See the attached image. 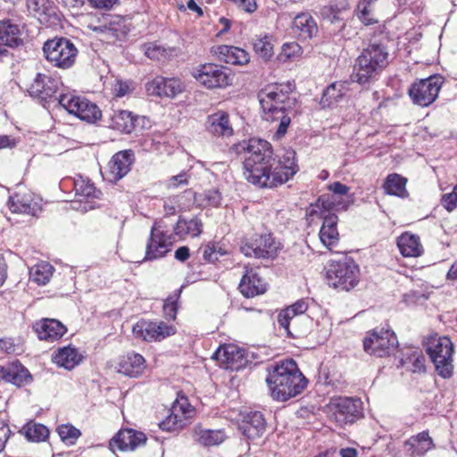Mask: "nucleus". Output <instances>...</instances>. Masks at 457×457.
<instances>
[{
    "label": "nucleus",
    "mask_w": 457,
    "mask_h": 457,
    "mask_svg": "<svg viewBox=\"0 0 457 457\" xmlns=\"http://www.w3.org/2000/svg\"><path fill=\"white\" fill-rule=\"evenodd\" d=\"M239 147L245 151L244 176L259 187H277L288 181L297 171L295 152L284 150L273 156L271 145L263 139L251 138Z\"/></svg>",
    "instance_id": "nucleus-1"
},
{
    "label": "nucleus",
    "mask_w": 457,
    "mask_h": 457,
    "mask_svg": "<svg viewBox=\"0 0 457 457\" xmlns=\"http://www.w3.org/2000/svg\"><path fill=\"white\" fill-rule=\"evenodd\" d=\"M273 399L286 402L306 387L308 380L298 369L296 362L287 359L276 363L266 378Z\"/></svg>",
    "instance_id": "nucleus-2"
},
{
    "label": "nucleus",
    "mask_w": 457,
    "mask_h": 457,
    "mask_svg": "<svg viewBox=\"0 0 457 457\" xmlns=\"http://www.w3.org/2000/svg\"><path fill=\"white\" fill-rule=\"evenodd\" d=\"M262 110V118L269 122H279L276 131L277 137H283L291 122L287 110L292 101L282 86L270 85L262 88L258 94Z\"/></svg>",
    "instance_id": "nucleus-3"
},
{
    "label": "nucleus",
    "mask_w": 457,
    "mask_h": 457,
    "mask_svg": "<svg viewBox=\"0 0 457 457\" xmlns=\"http://www.w3.org/2000/svg\"><path fill=\"white\" fill-rule=\"evenodd\" d=\"M387 58L388 53L384 46L370 45L356 59L352 80L361 85L373 81L388 64Z\"/></svg>",
    "instance_id": "nucleus-4"
},
{
    "label": "nucleus",
    "mask_w": 457,
    "mask_h": 457,
    "mask_svg": "<svg viewBox=\"0 0 457 457\" xmlns=\"http://www.w3.org/2000/svg\"><path fill=\"white\" fill-rule=\"evenodd\" d=\"M426 347L438 375L444 378H451L453 370V345L450 338L436 334L430 336L427 339Z\"/></svg>",
    "instance_id": "nucleus-5"
},
{
    "label": "nucleus",
    "mask_w": 457,
    "mask_h": 457,
    "mask_svg": "<svg viewBox=\"0 0 457 457\" xmlns=\"http://www.w3.org/2000/svg\"><path fill=\"white\" fill-rule=\"evenodd\" d=\"M326 278L330 287L339 291H350L359 282V268L349 258L329 262Z\"/></svg>",
    "instance_id": "nucleus-6"
},
{
    "label": "nucleus",
    "mask_w": 457,
    "mask_h": 457,
    "mask_svg": "<svg viewBox=\"0 0 457 457\" xmlns=\"http://www.w3.org/2000/svg\"><path fill=\"white\" fill-rule=\"evenodd\" d=\"M360 399L351 397L332 398L325 406L328 420L338 427L354 423L362 417Z\"/></svg>",
    "instance_id": "nucleus-7"
},
{
    "label": "nucleus",
    "mask_w": 457,
    "mask_h": 457,
    "mask_svg": "<svg viewBox=\"0 0 457 457\" xmlns=\"http://www.w3.org/2000/svg\"><path fill=\"white\" fill-rule=\"evenodd\" d=\"M71 183L75 190V195L78 199L69 200L66 198L61 199L60 201L66 204L64 206L65 210L72 209L78 212H86L95 208V205L89 199L99 198L101 192L96 190L94 184L89 180H86L81 177L78 179H62L59 183V188L64 190L68 184Z\"/></svg>",
    "instance_id": "nucleus-8"
},
{
    "label": "nucleus",
    "mask_w": 457,
    "mask_h": 457,
    "mask_svg": "<svg viewBox=\"0 0 457 457\" xmlns=\"http://www.w3.org/2000/svg\"><path fill=\"white\" fill-rule=\"evenodd\" d=\"M61 112L74 114L88 123L96 122L102 116L96 104L84 97L64 94L59 96V114Z\"/></svg>",
    "instance_id": "nucleus-9"
},
{
    "label": "nucleus",
    "mask_w": 457,
    "mask_h": 457,
    "mask_svg": "<svg viewBox=\"0 0 457 457\" xmlns=\"http://www.w3.org/2000/svg\"><path fill=\"white\" fill-rule=\"evenodd\" d=\"M192 76L209 89L224 88L232 84L233 76L229 71L214 63H204L193 69Z\"/></svg>",
    "instance_id": "nucleus-10"
},
{
    "label": "nucleus",
    "mask_w": 457,
    "mask_h": 457,
    "mask_svg": "<svg viewBox=\"0 0 457 457\" xmlns=\"http://www.w3.org/2000/svg\"><path fill=\"white\" fill-rule=\"evenodd\" d=\"M398 340L394 331L375 328L363 340L364 351L377 357L390 355L397 347Z\"/></svg>",
    "instance_id": "nucleus-11"
},
{
    "label": "nucleus",
    "mask_w": 457,
    "mask_h": 457,
    "mask_svg": "<svg viewBox=\"0 0 457 457\" xmlns=\"http://www.w3.org/2000/svg\"><path fill=\"white\" fill-rule=\"evenodd\" d=\"M444 83V78L433 75L427 79L414 82L408 90L412 102L421 107L433 104L438 96Z\"/></svg>",
    "instance_id": "nucleus-12"
},
{
    "label": "nucleus",
    "mask_w": 457,
    "mask_h": 457,
    "mask_svg": "<svg viewBox=\"0 0 457 457\" xmlns=\"http://www.w3.org/2000/svg\"><path fill=\"white\" fill-rule=\"evenodd\" d=\"M308 309V304L303 300H299L294 304L282 310L277 317L278 323L284 328L287 336L293 337H299L303 336L308 328H300L297 326L300 320H304L309 322L308 318H301L300 315L303 314Z\"/></svg>",
    "instance_id": "nucleus-13"
},
{
    "label": "nucleus",
    "mask_w": 457,
    "mask_h": 457,
    "mask_svg": "<svg viewBox=\"0 0 457 457\" xmlns=\"http://www.w3.org/2000/svg\"><path fill=\"white\" fill-rule=\"evenodd\" d=\"M29 95L37 97L43 104V106L49 112L54 111L57 107V82L55 79L38 74L28 88Z\"/></svg>",
    "instance_id": "nucleus-14"
},
{
    "label": "nucleus",
    "mask_w": 457,
    "mask_h": 457,
    "mask_svg": "<svg viewBox=\"0 0 457 457\" xmlns=\"http://www.w3.org/2000/svg\"><path fill=\"white\" fill-rule=\"evenodd\" d=\"M279 249V243L270 234L257 235L243 242L240 250L248 257L272 258Z\"/></svg>",
    "instance_id": "nucleus-15"
},
{
    "label": "nucleus",
    "mask_w": 457,
    "mask_h": 457,
    "mask_svg": "<svg viewBox=\"0 0 457 457\" xmlns=\"http://www.w3.org/2000/svg\"><path fill=\"white\" fill-rule=\"evenodd\" d=\"M171 245V236L167 235L158 223H154L146 244L144 260L153 261L165 256L170 251Z\"/></svg>",
    "instance_id": "nucleus-16"
},
{
    "label": "nucleus",
    "mask_w": 457,
    "mask_h": 457,
    "mask_svg": "<svg viewBox=\"0 0 457 457\" xmlns=\"http://www.w3.org/2000/svg\"><path fill=\"white\" fill-rule=\"evenodd\" d=\"M193 410L187 403V398L177 400L170 410V413L162 420L159 426L162 430L174 431L181 428L186 424V420L190 417Z\"/></svg>",
    "instance_id": "nucleus-17"
},
{
    "label": "nucleus",
    "mask_w": 457,
    "mask_h": 457,
    "mask_svg": "<svg viewBox=\"0 0 457 457\" xmlns=\"http://www.w3.org/2000/svg\"><path fill=\"white\" fill-rule=\"evenodd\" d=\"M146 442V436L143 432L134 429H122L111 440L110 448L120 451H134L137 447L144 445Z\"/></svg>",
    "instance_id": "nucleus-18"
},
{
    "label": "nucleus",
    "mask_w": 457,
    "mask_h": 457,
    "mask_svg": "<svg viewBox=\"0 0 457 457\" xmlns=\"http://www.w3.org/2000/svg\"><path fill=\"white\" fill-rule=\"evenodd\" d=\"M134 161L131 150L120 151L108 162V179L116 181L122 179L130 170Z\"/></svg>",
    "instance_id": "nucleus-19"
},
{
    "label": "nucleus",
    "mask_w": 457,
    "mask_h": 457,
    "mask_svg": "<svg viewBox=\"0 0 457 457\" xmlns=\"http://www.w3.org/2000/svg\"><path fill=\"white\" fill-rule=\"evenodd\" d=\"M182 90V83L177 79L156 77L146 84V91L152 96L174 97Z\"/></svg>",
    "instance_id": "nucleus-20"
},
{
    "label": "nucleus",
    "mask_w": 457,
    "mask_h": 457,
    "mask_svg": "<svg viewBox=\"0 0 457 457\" xmlns=\"http://www.w3.org/2000/svg\"><path fill=\"white\" fill-rule=\"evenodd\" d=\"M240 292L246 297H254L267 290L266 282L253 270H246L239 284Z\"/></svg>",
    "instance_id": "nucleus-21"
},
{
    "label": "nucleus",
    "mask_w": 457,
    "mask_h": 457,
    "mask_svg": "<svg viewBox=\"0 0 457 457\" xmlns=\"http://www.w3.org/2000/svg\"><path fill=\"white\" fill-rule=\"evenodd\" d=\"M9 208L12 212L22 213L30 216L37 215L40 210L31 193H16L10 197Z\"/></svg>",
    "instance_id": "nucleus-22"
},
{
    "label": "nucleus",
    "mask_w": 457,
    "mask_h": 457,
    "mask_svg": "<svg viewBox=\"0 0 457 457\" xmlns=\"http://www.w3.org/2000/svg\"><path fill=\"white\" fill-rule=\"evenodd\" d=\"M1 375L2 379L18 386H25L32 380L29 370L19 361L2 366Z\"/></svg>",
    "instance_id": "nucleus-23"
},
{
    "label": "nucleus",
    "mask_w": 457,
    "mask_h": 457,
    "mask_svg": "<svg viewBox=\"0 0 457 457\" xmlns=\"http://www.w3.org/2000/svg\"><path fill=\"white\" fill-rule=\"evenodd\" d=\"M240 429L250 439L260 437L266 429L263 415L260 411H251L245 414Z\"/></svg>",
    "instance_id": "nucleus-24"
},
{
    "label": "nucleus",
    "mask_w": 457,
    "mask_h": 457,
    "mask_svg": "<svg viewBox=\"0 0 457 457\" xmlns=\"http://www.w3.org/2000/svg\"><path fill=\"white\" fill-rule=\"evenodd\" d=\"M144 357L137 353L122 356L118 363V371L129 377H138L145 369Z\"/></svg>",
    "instance_id": "nucleus-25"
},
{
    "label": "nucleus",
    "mask_w": 457,
    "mask_h": 457,
    "mask_svg": "<svg viewBox=\"0 0 457 457\" xmlns=\"http://www.w3.org/2000/svg\"><path fill=\"white\" fill-rule=\"evenodd\" d=\"M206 129L212 135L217 137H230L233 134L228 114L222 111L208 116Z\"/></svg>",
    "instance_id": "nucleus-26"
},
{
    "label": "nucleus",
    "mask_w": 457,
    "mask_h": 457,
    "mask_svg": "<svg viewBox=\"0 0 457 457\" xmlns=\"http://www.w3.org/2000/svg\"><path fill=\"white\" fill-rule=\"evenodd\" d=\"M338 218L335 214H329L324 217L323 223L320 229L319 237L323 245L328 249L336 246L339 241V233L337 230Z\"/></svg>",
    "instance_id": "nucleus-27"
},
{
    "label": "nucleus",
    "mask_w": 457,
    "mask_h": 457,
    "mask_svg": "<svg viewBox=\"0 0 457 457\" xmlns=\"http://www.w3.org/2000/svg\"><path fill=\"white\" fill-rule=\"evenodd\" d=\"M20 25L10 19L0 21V42L10 47H17L23 42Z\"/></svg>",
    "instance_id": "nucleus-28"
},
{
    "label": "nucleus",
    "mask_w": 457,
    "mask_h": 457,
    "mask_svg": "<svg viewBox=\"0 0 457 457\" xmlns=\"http://www.w3.org/2000/svg\"><path fill=\"white\" fill-rule=\"evenodd\" d=\"M219 59L226 63L245 65L249 62V54L242 48L231 46H219L215 51Z\"/></svg>",
    "instance_id": "nucleus-29"
},
{
    "label": "nucleus",
    "mask_w": 457,
    "mask_h": 457,
    "mask_svg": "<svg viewBox=\"0 0 457 457\" xmlns=\"http://www.w3.org/2000/svg\"><path fill=\"white\" fill-rule=\"evenodd\" d=\"M397 246L404 257H419L424 252L420 237L410 232H404L397 238Z\"/></svg>",
    "instance_id": "nucleus-30"
},
{
    "label": "nucleus",
    "mask_w": 457,
    "mask_h": 457,
    "mask_svg": "<svg viewBox=\"0 0 457 457\" xmlns=\"http://www.w3.org/2000/svg\"><path fill=\"white\" fill-rule=\"evenodd\" d=\"M203 227V222L198 217H193L189 220L179 218L173 231L181 239L187 237L194 238L202 234Z\"/></svg>",
    "instance_id": "nucleus-31"
},
{
    "label": "nucleus",
    "mask_w": 457,
    "mask_h": 457,
    "mask_svg": "<svg viewBox=\"0 0 457 457\" xmlns=\"http://www.w3.org/2000/svg\"><path fill=\"white\" fill-rule=\"evenodd\" d=\"M293 30L303 39H310L316 36L318 27L315 20L309 13L296 15L293 21Z\"/></svg>",
    "instance_id": "nucleus-32"
},
{
    "label": "nucleus",
    "mask_w": 457,
    "mask_h": 457,
    "mask_svg": "<svg viewBox=\"0 0 457 457\" xmlns=\"http://www.w3.org/2000/svg\"><path fill=\"white\" fill-rule=\"evenodd\" d=\"M137 117L125 110L113 111L110 115V127L121 133L129 134L135 129Z\"/></svg>",
    "instance_id": "nucleus-33"
},
{
    "label": "nucleus",
    "mask_w": 457,
    "mask_h": 457,
    "mask_svg": "<svg viewBox=\"0 0 457 457\" xmlns=\"http://www.w3.org/2000/svg\"><path fill=\"white\" fill-rule=\"evenodd\" d=\"M215 357L227 369H237V363L244 358V351L239 349L237 345H227L220 346L215 353Z\"/></svg>",
    "instance_id": "nucleus-34"
},
{
    "label": "nucleus",
    "mask_w": 457,
    "mask_h": 457,
    "mask_svg": "<svg viewBox=\"0 0 457 457\" xmlns=\"http://www.w3.org/2000/svg\"><path fill=\"white\" fill-rule=\"evenodd\" d=\"M78 49L74 44L67 38L59 37V68L68 69L76 61Z\"/></svg>",
    "instance_id": "nucleus-35"
},
{
    "label": "nucleus",
    "mask_w": 457,
    "mask_h": 457,
    "mask_svg": "<svg viewBox=\"0 0 457 457\" xmlns=\"http://www.w3.org/2000/svg\"><path fill=\"white\" fill-rule=\"evenodd\" d=\"M33 329L40 340L54 342L57 339V320L44 318L33 325Z\"/></svg>",
    "instance_id": "nucleus-36"
},
{
    "label": "nucleus",
    "mask_w": 457,
    "mask_h": 457,
    "mask_svg": "<svg viewBox=\"0 0 457 457\" xmlns=\"http://www.w3.org/2000/svg\"><path fill=\"white\" fill-rule=\"evenodd\" d=\"M349 83L346 81H338L329 85L324 91L321 97L323 106H330L337 103L348 91Z\"/></svg>",
    "instance_id": "nucleus-37"
},
{
    "label": "nucleus",
    "mask_w": 457,
    "mask_h": 457,
    "mask_svg": "<svg viewBox=\"0 0 457 457\" xmlns=\"http://www.w3.org/2000/svg\"><path fill=\"white\" fill-rule=\"evenodd\" d=\"M194 439L204 446H213L220 445L225 439V434L221 430L203 429L195 428L194 431Z\"/></svg>",
    "instance_id": "nucleus-38"
},
{
    "label": "nucleus",
    "mask_w": 457,
    "mask_h": 457,
    "mask_svg": "<svg viewBox=\"0 0 457 457\" xmlns=\"http://www.w3.org/2000/svg\"><path fill=\"white\" fill-rule=\"evenodd\" d=\"M377 0H361L357 5L355 14L365 25H372L378 22L375 5Z\"/></svg>",
    "instance_id": "nucleus-39"
},
{
    "label": "nucleus",
    "mask_w": 457,
    "mask_h": 457,
    "mask_svg": "<svg viewBox=\"0 0 457 457\" xmlns=\"http://www.w3.org/2000/svg\"><path fill=\"white\" fill-rule=\"evenodd\" d=\"M406 182L407 179L405 178L394 173L386 177L383 187L385 192L388 195L405 197L408 195L406 190Z\"/></svg>",
    "instance_id": "nucleus-40"
},
{
    "label": "nucleus",
    "mask_w": 457,
    "mask_h": 457,
    "mask_svg": "<svg viewBox=\"0 0 457 457\" xmlns=\"http://www.w3.org/2000/svg\"><path fill=\"white\" fill-rule=\"evenodd\" d=\"M351 197H335L332 195H323L318 199V205L327 211H345L352 204Z\"/></svg>",
    "instance_id": "nucleus-41"
},
{
    "label": "nucleus",
    "mask_w": 457,
    "mask_h": 457,
    "mask_svg": "<svg viewBox=\"0 0 457 457\" xmlns=\"http://www.w3.org/2000/svg\"><path fill=\"white\" fill-rule=\"evenodd\" d=\"M54 268L46 262H41L30 268L29 278L38 285H46L53 276Z\"/></svg>",
    "instance_id": "nucleus-42"
},
{
    "label": "nucleus",
    "mask_w": 457,
    "mask_h": 457,
    "mask_svg": "<svg viewBox=\"0 0 457 457\" xmlns=\"http://www.w3.org/2000/svg\"><path fill=\"white\" fill-rule=\"evenodd\" d=\"M407 445L412 449V453L417 455H424L428 450L434 447L433 441L427 432H421L415 436H411Z\"/></svg>",
    "instance_id": "nucleus-43"
},
{
    "label": "nucleus",
    "mask_w": 457,
    "mask_h": 457,
    "mask_svg": "<svg viewBox=\"0 0 457 457\" xmlns=\"http://www.w3.org/2000/svg\"><path fill=\"white\" fill-rule=\"evenodd\" d=\"M82 360V355L74 347L67 346L59 349V367L71 370Z\"/></svg>",
    "instance_id": "nucleus-44"
},
{
    "label": "nucleus",
    "mask_w": 457,
    "mask_h": 457,
    "mask_svg": "<svg viewBox=\"0 0 457 457\" xmlns=\"http://www.w3.org/2000/svg\"><path fill=\"white\" fill-rule=\"evenodd\" d=\"M142 50L149 59L156 61H164L168 59L173 52L170 48H165L155 42L145 44L142 46Z\"/></svg>",
    "instance_id": "nucleus-45"
},
{
    "label": "nucleus",
    "mask_w": 457,
    "mask_h": 457,
    "mask_svg": "<svg viewBox=\"0 0 457 457\" xmlns=\"http://www.w3.org/2000/svg\"><path fill=\"white\" fill-rule=\"evenodd\" d=\"M154 329L153 321L141 320L133 326L132 332L136 338L152 342L154 341Z\"/></svg>",
    "instance_id": "nucleus-46"
},
{
    "label": "nucleus",
    "mask_w": 457,
    "mask_h": 457,
    "mask_svg": "<svg viewBox=\"0 0 457 457\" xmlns=\"http://www.w3.org/2000/svg\"><path fill=\"white\" fill-rule=\"evenodd\" d=\"M253 49L255 53L264 60H270L273 54V44L269 36L258 37L253 40Z\"/></svg>",
    "instance_id": "nucleus-47"
},
{
    "label": "nucleus",
    "mask_w": 457,
    "mask_h": 457,
    "mask_svg": "<svg viewBox=\"0 0 457 457\" xmlns=\"http://www.w3.org/2000/svg\"><path fill=\"white\" fill-rule=\"evenodd\" d=\"M80 436V430L71 424L59 426V437L66 445H74Z\"/></svg>",
    "instance_id": "nucleus-48"
},
{
    "label": "nucleus",
    "mask_w": 457,
    "mask_h": 457,
    "mask_svg": "<svg viewBox=\"0 0 457 457\" xmlns=\"http://www.w3.org/2000/svg\"><path fill=\"white\" fill-rule=\"evenodd\" d=\"M25 435L29 440L43 441L48 435V428L42 424H29L25 428Z\"/></svg>",
    "instance_id": "nucleus-49"
},
{
    "label": "nucleus",
    "mask_w": 457,
    "mask_h": 457,
    "mask_svg": "<svg viewBox=\"0 0 457 457\" xmlns=\"http://www.w3.org/2000/svg\"><path fill=\"white\" fill-rule=\"evenodd\" d=\"M302 53V47L298 43H286L283 45L278 58L280 62H286L291 59L300 56Z\"/></svg>",
    "instance_id": "nucleus-50"
},
{
    "label": "nucleus",
    "mask_w": 457,
    "mask_h": 457,
    "mask_svg": "<svg viewBox=\"0 0 457 457\" xmlns=\"http://www.w3.org/2000/svg\"><path fill=\"white\" fill-rule=\"evenodd\" d=\"M154 326V341H162L164 338L170 337L176 333V328L173 325L168 324L164 321H153Z\"/></svg>",
    "instance_id": "nucleus-51"
},
{
    "label": "nucleus",
    "mask_w": 457,
    "mask_h": 457,
    "mask_svg": "<svg viewBox=\"0 0 457 457\" xmlns=\"http://www.w3.org/2000/svg\"><path fill=\"white\" fill-rule=\"evenodd\" d=\"M133 90V83L129 80L117 79L112 87V94L116 97H123L130 94Z\"/></svg>",
    "instance_id": "nucleus-52"
},
{
    "label": "nucleus",
    "mask_w": 457,
    "mask_h": 457,
    "mask_svg": "<svg viewBox=\"0 0 457 457\" xmlns=\"http://www.w3.org/2000/svg\"><path fill=\"white\" fill-rule=\"evenodd\" d=\"M43 53L46 59L57 66V40L56 38L48 39L43 46Z\"/></svg>",
    "instance_id": "nucleus-53"
},
{
    "label": "nucleus",
    "mask_w": 457,
    "mask_h": 457,
    "mask_svg": "<svg viewBox=\"0 0 457 457\" xmlns=\"http://www.w3.org/2000/svg\"><path fill=\"white\" fill-rule=\"evenodd\" d=\"M189 175L187 172H181L179 175L172 176L167 181V187L169 189H177L188 185Z\"/></svg>",
    "instance_id": "nucleus-54"
},
{
    "label": "nucleus",
    "mask_w": 457,
    "mask_h": 457,
    "mask_svg": "<svg viewBox=\"0 0 457 457\" xmlns=\"http://www.w3.org/2000/svg\"><path fill=\"white\" fill-rule=\"evenodd\" d=\"M408 363H411L410 370L414 373L425 371V358L420 353H414L409 358Z\"/></svg>",
    "instance_id": "nucleus-55"
},
{
    "label": "nucleus",
    "mask_w": 457,
    "mask_h": 457,
    "mask_svg": "<svg viewBox=\"0 0 457 457\" xmlns=\"http://www.w3.org/2000/svg\"><path fill=\"white\" fill-rule=\"evenodd\" d=\"M178 311L177 300L170 296L163 304L164 316L170 320H175Z\"/></svg>",
    "instance_id": "nucleus-56"
},
{
    "label": "nucleus",
    "mask_w": 457,
    "mask_h": 457,
    "mask_svg": "<svg viewBox=\"0 0 457 457\" xmlns=\"http://www.w3.org/2000/svg\"><path fill=\"white\" fill-rule=\"evenodd\" d=\"M328 188L332 193L331 195H335V197H351L348 195L350 188L338 181L328 185Z\"/></svg>",
    "instance_id": "nucleus-57"
},
{
    "label": "nucleus",
    "mask_w": 457,
    "mask_h": 457,
    "mask_svg": "<svg viewBox=\"0 0 457 457\" xmlns=\"http://www.w3.org/2000/svg\"><path fill=\"white\" fill-rule=\"evenodd\" d=\"M204 199L211 206L217 207L221 204V195L217 189H210L204 192Z\"/></svg>",
    "instance_id": "nucleus-58"
},
{
    "label": "nucleus",
    "mask_w": 457,
    "mask_h": 457,
    "mask_svg": "<svg viewBox=\"0 0 457 457\" xmlns=\"http://www.w3.org/2000/svg\"><path fill=\"white\" fill-rule=\"evenodd\" d=\"M442 202L448 211H453L457 207V186L453 188L452 193L444 195Z\"/></svg>",
    "instance_id": "nucleus-59"
},
{
    "label": "nucleus",
    "mask_w": 457,
    "mask_h": 457,
    "mask_svg": "<svg viewBox=\"0 0 457 457\" xmlns=\"http://www.w3.org/2000/svg\"><path fill=\"white\" fill-rule=\"evenodd\" d=\"M203 257L205 261L213 262L218 260L217 245L208 244L204 247Z\"/></svg>",
    "instance_id": "nucleus-60"
},
{
    "label": "nucleus",
    "mask_w": 457,
    "mask_h": 457,
    "mask_svg": "<svg viewBox=\"0 0 457 457\" xmlns=\"http://www.w3.org/2000/svg\"><path fill=\"white\" fill-rule=\"evenodd\" d=\"M11 435V429L9 426L0 420V452H2L6 445V442Z\"/></svg>",
    "instance_id": "nucleus-61"
},
{
    "label": "nucleus",
    "mask_w": 457,
    "mask_h": 457,
    "mask_svg": "<svg viewBox=\"0 0 457 457\" xmlns=\"http://www.w3.org/2000/svg\"><path fill=\"white\" fill-rule=\"evenodd\" d=\"M47 0H28L27 6L30 12L35 13L45 12V4Z\"/></svg>",
    "instance_id": "nucleus-62"
},
{
    "label": "nucleus",
    "mask_w": 457,
    "mask_h": 457,
    "mask_svg": "<svg viewBox=\"0 0 457 457\" xmlns=\"http://www.w3.org/2000/svg\"><path fill=\"white\" fill-rule=\"evenodd\" d=\"M90 5L96 9L110 10L118 0H87Z\"/></svg>",
    "instance_id": "nucleus-63"
},
{
    "label": "nucleus",
    "mask_w": 457,
    "mask_h": 457,
    "mask_svg": "<svg viewBox=\"0 0 457 457\" xmlns=\"http://www.w3.org/2000/svg\"><path fill=\"white\" fill-rule=\"evenodd\" d=\"M236 4L247 12H253L257 8L255 0H237Z\"/></svg>",
    "instance_id": "nucleus-64"
}]
</instances>
